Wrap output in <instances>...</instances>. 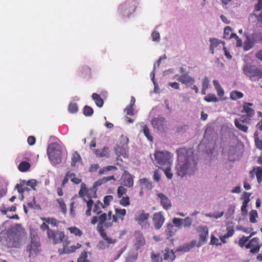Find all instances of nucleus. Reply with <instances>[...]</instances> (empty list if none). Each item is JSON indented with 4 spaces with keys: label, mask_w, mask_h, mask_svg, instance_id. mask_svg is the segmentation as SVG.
Instances as JSON below:
<instances>
[{
    "label": "nucleus",
    "mask_w": 262,
    "mask_h": 262,
    "mask_svg": "<svg viewBox=\"0 0 262 262\" xmlns=\"http://www.w3.org/2000/svg\"><path fill=\"white\" fill-rule=\"evenodd\" d=\"M259 41L258 39V35L255 33L251 35H247L246 39L244 42L243 48L245 51H249L253 48L256 43Z\"/></svg>",
    "instance_id": "obj_9"
},
{
    "label": "nucleus",
    "mask_w": 262,
    "mask_h": 262,
    "mask_svg": "<svg viewBox=\"0 0 262 262\" xmlns=\"http://www.w3.org/2000/svg\"><path fill=\"white\" fill-rule=\"evenodd\" d=\"M145 244V239L143 236L139 233L136 235L135 245L137 249H139Z\"/></svg>",
    "instance_id": "obj_24"
},
{
    "label": "nucleus",
    "mask_w": 262,
    "mask_h": 262,
    "mask_svg": "<svg viewBox=\"0 0 262 262\" xmlns=\"http://www.w3.org/2000/svg\"><path fill=\"white\" fill-rule=\"evenodd\" d=\"M40 229L42 231H47L48 239L51 241L54 245L63 244L66 239H69L63 231L52 230L45 223H42L40 225Z\"/></svg>",
    "instance_id": "obj_2"
},
{
    "label": "nucleus",
    "mask_w": 262,
    "mask_h": 262,
    "mask_svg": "<svg viewBox=\"0 0 262 262\" xmlns=\"http://www.w3.org/2000/svg\"><path fill=\"white\" fill-rule=\"evenodd\" d=\"M250 237H246L245 236H243L238 241V244L240 247H245L247 245V242L249 241Z\"/></svg>",
    "instance_id": "obj_43"
},
{
    "label": "nucleus",
    "mask_w": 262,
    "mask_h": 262,
    "mask_svg": "<svg viewBox=\"0 0 262 262\" xmlns=\"http://www.w3.org/2000/svg\"><path fill=\"white\" fill-rule=\"evenodd\" d=\"M108 148L107 147H104L101 149H96L95 154L99 157H107L108 155Z\"/></svg>",
    "instance_id": "obj_31"
},
{
    "label": "nucleus",
    "mask_w": 262,
    "mask_h": 262,
    "mask_svg": "<svg viewBox=\"0 0 262 262\" xmlns=\"http://www.w3.org/2000/svg\"><path fill=\"white\" fill-rule=\"evenodd\" d=\"M200 242H205L208 236V229L206 227H200L199 228Z\"/></svg>",
    "instance_id": "obj_20"
},
{
    "label": "nucleus",
    "mask_w": 262,
    "mask_h": 262,
    "mask_svg": "<svg viewBox=\"0 0 262 262\" xmlns=\"http://www.w3.org/2000/svg\"><path fill=\"white\" fill-rule=\"evenodd\" d=\"M21 238V233L19 232H16L10 235L9 244L14 248H19L20 246V240Z\"/></svg>",
    "instance_id": "obj_14"
},
{
    "label": "nucleus",
    "mask_w": 262,
    "mask_h": 262,
    "mask_svg": "<svg viewBox=\"0 0 262 262\" xmlns=\"http://www.w3.org/2000/svg\"><path fill=\"white\" fill-rule=\"evenodd\" d=\"M243 71L244 74L252 80L255 78L262 77V70L254 66L246 64L244 66Z\"/></svg>",
    "instance_id": "obj_3"
},
{
    "label": "nucleus",
    "mask_w": 262,
    "mask_h": 262,
    "mask_svg": "<svg viewBox=\"0 0 262 262\" xmlns=\"http://www.w3.org/2000/svg\"><path fill=\"white\" fill-rule=\"evenodd\" d=\"M253 105V104L252 103L244 102L241 113H245L246 116L252 118L255 115V111L251 107Z\"/></svg>",
    "instance_id": "obj_15"
},
{
    "label": "nucleus",
    "mask_w": 262,
    "mask_h": 262,
    "mask_svg": "<svg viewBox=\"0 0 262 262\" xmlns=\"http://www.w3.org/2000/svg\"><path fill=\"white\" fill-rule=\"evenodd\" d=\"M143 132L145 136L149 141L151 142L153 141V137L150 134L149 129L147 125H145L143 126Z\"/></svg>",
    "instance_id": "obj_44"
},
{
    "label": "nucleus",
    "mask_w": 262,
    "mask_h": 262,
    "mask_svg": "<svg viewBox=\"0 0 262 262\" xmlns=\"http://www.w3.org/2000/svg\"><path fill=\"white\" fill-rule=\"evenodd\" d=\"M257 182L260 184L262 182V167H257L255 172Z\"/></svg>",
    "instance_id": "obj_47"
},
{
    "label": "nucleus",
    "mask_w": 262,
    "mask_h": 262,
    "mask_svg": "<svg viewBox=\"0 0 262 262\" xmlns=\"http://www.w3.org/2000/svg\"><path fill=\"white\" fill-rule=\"evenodd\" d=\"M113 197L112 195H106L104 198L103 202H104V205L105 206V207L108 206L110 202L113 200Z\"/></svg>",
    "instance_id": "obj_58"
},
{
    "label": "nucleus",
    "mask_w": 262,
    "mask_h": 262,
    "mask_svg": "<svg viewBox=\"0 0 262 262\" xmlns=\"http://www.w3.org/2000/svg\"><path fill=\"white\" fill-rule=\"evenodd\" d=\"M173 224L178 228H181L183 225V220L180 218H174L172 221Z\"/></svg>",
    "instance_id": "obj_57"
},
{
    "label": "nucleus",
    "mask_w": 262,
    "mask_h": 262,
    "mask_svg": "<svg viewBox=\"0 0 262 262\" xmlns=\"http://www.w3.org/2000/svg\"><path fill=\"white\" fill-rule=\"evenodd\" d=\"M185 149H180L178 151L179 162L176 168L177 174L181 177L193 174L196 169V163L191 157L185 156Z\"/></svg>",
    "instance_id": "obj_1"
},
{
    "label": "nucleus",
    "mask_w": 262,
    "mask_h": 262,
    "mask_svg": "<svg viewBox=\"0 0 262 262\" xmlns=\"http://www.w3.org/2000/svg\"><path fill=\"white\" fill-rule=\"evenodd\" d=\"M84 200L86 202L88 207V209L85 212V214L87 216H90L91 214V210L94 202L91 199H89L88 201H86L85 198H84Z\"/></svg>",
    "instance_id": "obj_42"
},
{
    "label": "nucleus",
    "mask_w": 262,
    "mask_h": 262,
    "mask_svg": "<svg viewBox=\"0 0 262 262\" xmlns=\"http://www.w3.org/2000/svg\"><path fill=\"white\" fill-rule=\"evenodd\" d=\"M204 100L210 102H216L219 101V99L216 97L215 94H209L204 98Z\"/></svg>",
    "instance_id": "obj_41"
},
{
    "label": "nucleus",
    "mask_w": 262,
    "mask_h": 262,
    "mask_svg": "<svg viewBox=\"0 0 262 262\" xmlns=\"http://www.w3.org/2000/svg\"><path fill=\"white\" fill-rule=\"evenodd\" d=\"M227 233L223 235L224 238H228L232 236L234 233V230L233 226H228L226 228Z\"/></svg>",
    "instance_id": "obj_49"
},
{
    "label": "nucleus",
    "mask_w": 262,
    "mask_h": 262,
    "mask_svg": "<svg viewBox=\"0 0 262 262\" xmlns=\"http://www.w3.org/2000/svg\"><path fill=\"white\" fill-rule=\"evenodd\" d=\"M82 159L77 151H75L72 157L71 166L78 167L79 163H82Z\"/></svg>",
    "instance_id": "obj_21"
},
{
    "label": "nucleus",
    "mask_w": 262,
    "mask_h": 262,
    "mask_svg": "<svg viewBox=\"0 0 262 262\" xmlns=\"http://www.w3.org/2000/svg\"><path fill=\"white\" fill-rule=\"evenodd\" d=\"M192 223V220L189 217H186L183 220V225L184 227H189Z\"/></svg>",
    "instance_id": "obj_59"
},
{
    "label": "nucleus",
    "mask_w": 262,
    "mask_h": 262,
    "mask_svg": "<svg viewBox=\"0 0 262 262\" xmlns=\"http://www.w3.org/2000/svg\"><path fill=\"white\" fill-rule=\"evenodd\" d=\"M152 221L155 228L160 229L164 223L165 219L161 212L155 213L153 215Z\"/></svg>",
    "instance_id": "obj_13"
},
{
    "label": "nucleus",
    "mask_w": 262,
    "mask_h": 262,
    "mask_svg": "<svg viewBox=\"0 0 262 262\" xmlns=\"http://www.w3.org/2000/svg\"><path fill=\"white\" fill-rule=\"evenodd\" d=\"M148 218L149 214L145 213L144 211H142L138 214V216L135 218V220L138 222L140 225L143 226L145 224Z\"/></svg>",
    "instance_id": "obj_19"
},
{
    "label": "nucleus",
    "mask_w": 262,
    "mask_h": 262,
    "mask_svg": "<svg viewBox=\"0 0 262 262\" xmlns=\"http://www.w3.org/2000/svg\"><path fill=\"white\" fill-rule=\"evenodd\" d=\"M166 252L164 254V259L167 260L171 257L172 260L174 258V254L172 250L170 251L169 249L165 250Z\"/></svg>",
    "instance_id": "obj_46"
},
{
    "label": "nucleus",
    "mask_w": 262,
    "mask_h": 262,
    "mask_svg": "<svg viewBox=\"0 0 262 262\" xmlns=\"http://www.w3.org/2000/svg\"><path fill=\"white\" fill-rule=\"evenodd\" d=\"M23 184H17L15 186V188L17 189L18 192L20 193H23L24 192L25 190H28V188L26 187H24V185L25 184V181L22 182Z\"/></svg>",
    "instance_id": "obj_53"
},
{
    "label": "nucleus",
    "mask_w": 262,
    "mask_h": 262,
    "mask_svg": "<svg viewBox=\"0 0 262 262\" xmlns=\"http://www.w3.org/2000/svg\"><path fill=\"white\" fill-rule=\"evenodd\" d=\"M30 167V164L29 163L26 161H23L20 163L18 165V169L21 172L27 171L29 169Z\"/></svg>",
    "instance_id": "obj_33"
},
{
    "label": "nucleus",
    "mask_w": 262,
    "mask_h": 262,
    "mask_svg": "<svg viewBox=\"0 0 262 262\" xmlns=\"http://www.w3.org/2000/svg\"><path fill=\"white\" fill-rule=\"evenodd\" d=\"M71 234L76 236L80 237L83 234L82 231L76 226L71 227L68 228Z\"/></svg>",
    "instance_id": "obj_30"
},
{
    "label": "nucleus",
    "mask_w": 262,
    "mask_h": 262,
    "mask_svg": "<svg viewBox=\"0 0 262 262\" xmlns=\"http://www.w3.org/2000/svg\"><path fill=\"white\" fill-rule=\"evenodd\" d=\"M115 214L112 216V211L108 213V220H112V222H118L119 220L123 221L124 217L126 215V211L125 209L116 208L115 209Z\"/></svg>",
    "instance_id": "obj_8"
},
{
    "label": "nucleus",
    "mask_w": 262,
    "mask_h": 262,
    "mask_svg": "<svg viewBox=\"0 0 262 262\" xmlns=\"http://www.w3.org/2000/svg\"><path fill=\"white\" fill-rule=\"evenodd\" d=\"M74 176H75V174L74 173H72L70 171L67 172L65 177L62 181V186L63 187L68 183L69 178Z\"/></svg>",
    "instance_id": "obj_50"
},
{
    "label": "nucleus",
    "mask_w": 262,
    "mask_h": 262,
    "mask_svg": "<svg viewBox=\"0 0 262 262\" xmlns=\"http://www.w3.org/2000/svg\"><path fill=\"white\" fill-rule=\"evenodd\" d=\"M26 184V185L31 187L33 189H35V187L37 185V181L34 179L30 180L28 181Z\"/></svg>",
    "instance_id": "obj_61"
},
{
    "label": "nucleus",
    "mask_w": 262,
    "mask_h": 262,
    "mask_svg": "<svg viewBox=\"0 0 262 262\" xmlns=\"http://www.w3.org/2000/svg\"><path fill=\"white\" fill-rule=\"evenodd\" d=\"M40 219L43 221L42 223H45L48 225V224H50L52 227H57L59 223V221L57 219L52 217H41Z\"/></svg>",
    "instance_id": "obj_23"
},
{
    "label": "nucleus",
    "mask_w": 262,
    "mask_h": 262,
    "mask_svg": "<svg viewBox=\"0 0 262 262\" xmlns=\"http://www.w3.org/2000/svg\"><path fill=\"white\" fill-rule=\"evenodd\" d=\"M120 200L119 201V204L124 207H127L129 205V198L127 196H122L120 198Z\"/></svg>",
    "instance_id": "obj_45"
},
{
    "label": "nucleus",
    "mask_w": 262,
    "mask_h": 262,
    "mask_svg": "<svg viewBox=\"0 0 262 262\" xmlns=\"http://www.w3.org/2000/svg\"><path fill=\"white\" fill-rule=\"evenodd\" d=\"M254 138L255 143L256 147L260 150H262V140H259L258 138V133L255 132L254 134Z\"/></svg>",
    "instance_id": "obj_36"
},
{
    "label": "nucleus",
    "mask_w": 262,
    "mask_h": 262,
    "mask_svg": "<svg viewBox=\"0 0 262 262\" xmlns=\"http://www.w3.org/2000/svg\"><path fill=\"white\" fill-rule=\"evenodd\" d=\"M262 9V0H258L257 3L254 6V10L253 13L259 11Z\"/></svg>",
    "instance_id": "obj_63"
},
{
    "label": "nucleus",
    "mask_w": 262,
    "mask_h": 262,
    "mask_svg": "<svg viewBox=\"0 0 262 262\" xmlns=\"http://www.w3.org/2000/svg\"><path fill=\"white\" fill-rule=\"evenodd\" d=\"M83 114L84 116L89 117L92 116L94 113L93 109L88 105H86L83 108Z\"/></svg>",
    "instance_id": "obj_48"
},
{
    "label": "nucleus",
    "mask_w": 262,
    "mask_h": 262,
    "mask_svg": "<svg viewBox=\"0 0 262 262\" xmlns=\"http://www.w3.org/2000/svg\"><path fill=\"white\" fill-rule=\"evenodd\" d=\"M69 245H66V252L67 254H71L75 252L77 249L81 247V245L79 243H77L76 245L71 246L68 247Z\"/></svg>",
    "instance_id": "obj_29"
},
{
    "label": "nucleus",
    "mask_w": 262,
    "mask_h": 262,
    "mask_svg": "<svg viewBox=\"0 0 262 262\" xmlns=\"http://www.w3.org/2000/svg\"><path fill=\"white\" fill-rule=\"evenodd\" d=\"M155 158L158 164L161 166L171 165V156L168 151H156L154 154Z\"/></svg>",
    "instance_id": "obj_5"
},
{
    "label": "nucleus",
    "mask_w": 262,
    "mask_h": 262,
    "mask_svg": "<svg viewBox=\"0 0 262 262\" xmlns=\"http://www.w3.org/2000/svg\"><path fill=\"white\" fill-rule=\"evenodd\" d=\"M40 244L35 236L31 238L30 244L27 246V252L29 253V256L31 257L36 255L39 252Z\"/></svg>",
    "instance_id": "obj_10"
},
{
    "label": "nucleus",
    "mask_w": 262,
    "mask_h": 262,
    "mask_svg": "<svg viewBox=\"0 0 262 262\" xmlns=\"http://www.w3.org/2000/svg\"><path fill=\"white\" fill-rule=\"evenodd\" d=\"M165 122V118L163 117L159 116L152 120L151 124L155 128L161 129L164 128Z\"/></svg>",
    "instance_id": "obj_18"
},
{
    "label": "nucleus",
    "mask_w": 262,
    "mask_h": 262,
    "mask_svg": "<svg viewBox=\"0 0 262 262\" xmlns=\"http://www.w3.org/2000/svg\"><path fill=\"white\" fill-rule=\"evenodd\" d=\"M111 180H115V179L113 175L112 176L103 177V178L99 179L98 181H97L96 182H95L94 183V187L99 186L101 185L102 184H103Z\"/></svg>",
    "instance_id": "obj_27"
},
{
    "label": "nucleus",
    "mask_w": 262,
    "mask_h": 262,
    "mask_svg": "<svg viewBox=\"0 0 262 262\" xmlns=\"http://www.w3.org/2000/svg\"><path fill=\"white\" fill-rule=\"evenodd\" d=\"M261 246L259 245V240L258 237H254L249 240L246 246V249H250V252L253 254L258 253Z\"/></svg>",
    "instance_id": "obj_11"
},
{
    "label": "nucleus",
    "mask_w": 262,
    "mask_h": 262,
    "mask_svg": "<svg viewBox=\"0 0 262 262\" xmlns=\"http://www.w3.org/2000/svg\"><path fill=\"white\" fill-rule=\"evenodd\" d=\"M140 184L144 187V188L147 189H151L152 188V185L151 183L149 182V181L146 178L140 179Z\"/></svg>",
    "instance_id": "obj_37"
},
{
    "label": "nucleus",
    "mask_w": 262,
    "mask_h": 262,
    "mask_svg": "<svg viewBox=\"0 0 262 262\" xmlns=\"http://www.w3.org/2000/svg\"><path fill=\"white\" fill-rule=\"evenodd\" d=\"M151 258L152 262H161L162 259L160 257L159 254L152 253Z\"/></svg>",
    "instance_id": "obj_64"
},
{
    "label": "nucleus",
    "mask_w": 262,
    "mask_h": 262,
    "mask_svg": "<svg viewBox=\"0 0 262 262\" xmlns=\"http://www.w3.org/2000/svg\"><path fill=\"white\" fill-rule=\"evenodd\" d=\"M108 215H107L106 213H103L101 214L98 217V222L99 224H104V226L106 227H111L113 225V222H110L109 221L108 222H106V221L107 219Z\"/></svg>",
    "instance_id": "obj_22"
},
{
    "label": "nucleus",
    "mask_w": 262,
    "mask_h": 262,
    "mask_svg": "<svg viewBox=\"0 0 262 262\" xmlns=\"http://www.w3.org/2000/svg\"><path fill=\"white\" fill-rule=\"evenodd\" d=\"M120 183L127 187H132L134 185L133 177L128 171L124 170L120 179Z\"/></svg>",
    "instance_id": "obj_12"
},
{
    "label": "nucleus",
    "mask_w": 262,
    "mask_h": 262,
    "mask_svg": "<svg viewBox=\"0 0 262 262\" xmlns=\"http://www.w3.org/2000/svg\"><path fill=\"white\" fill-rule=\"evenodd\" d=\"M56 202L58 203L59 207L63 214H66L67 212V206L62 198H59L56 200Z\"/></svg>",
    "instance_id": "obj_34"
},
{
    "label": "nucleus",
    "mask_w": 262,
    "mask_h": 262,
    "mask_svg": "<svg viewBox=\"0 0 262 262\" xmlns=\"http://www.w3.org/2000/svg\"><path fill=\"white\" fill-rule=\"evenodd\" d=\"M92 97L98 107H101L103 106L104 101L99 95L97 93H93Z\"/></svg>",
    "instance_id": "obj_26"
},
{
    "label": "nucleus",
    "mask_w": 262,
    "mask_h": 262,
    "mask_svg": "<svg viewBox=\"0 0 262 262\" xmlns=\"http://www.w3.org/2000/svg\"><path fill=\"white\" fill-rule=\"evenodd\" d=\"M70 241L69 239H66L64 243L62 244L63 248L62 249H58V252L60 254V255H62L63 254H67L66 252V245H69L70 243Z\"/></svg>",
    "instance_id": "obj_55"
},
{
    "label": "nucleus",
    "mask_w": 262,
    "mask_h": 262,
    "mask_svg": "<svg viewBox=\"0 0 262 262\" xmlns=\"http://www.w3.org/2000/svg\"><path fill=\"white\" fill-rule=\"evenodd\" d=\"M57 145L56 143H52L49 145L47 149L49 159L55 164L59 163L61 160L60 151L56 149Z\"/></svg>",
    "instance_id": "obj_4"
},
{
    "label": "nucleus",
    "mask_w": 262,
    "mask_h": 262,
    "mask_svg": "<svg viewBox=\"0 0 262 262\" xmlns=\"http://www.w3.org/2000/svg\"><path fill=\"white\" fill-rule=\"evenodd\" d=\"M177 79L179 82L186 85H191L194 83V78L190 77L188 73L182 74L181 76H179Z\"/></svg>",
    "instance_id": "obj_16"
},
{
    "label": "nucleus",
    "mask_w": 262,
    "mask_h": 262,
    "mask_svg": "<svg viewBox=\"0 0 262 262\" xmlns=\"http://www.w3.org/2000/svg\"><path fill=\"white\" fill-rule=\"evenodd\" d=\"M80 72L83 75H90L91 69L87 66H84L81 68Z\"/></svg>",
    "instance_id": "obj_56"
},
{
    "label": "nucleus",
    "mask_w": 262,
    "mask_h": 262,
    "mask_svg": "<svg viewBox=\"0 0 262 262\" xmlns=\"http://www.w3.org/2000/svg\"><path fill=\"white\" fill-rule=\"evenodd\" d=\"M244 97V94L239 91L234 90L230 93V98L233 100L241 99Z\"/></svg>",
    "instance_id": "obj_28"
},
{
    "label": "nucleus",
    "mask_w": 262,
    "mask_h": 262,
    "mask_svg": "<svg viewBox=\"0 0 262 262\" xmlns=\"http://www.w3.org/2000/svg\"><path fill=\"white\" fill-rule=\"evenodd\" d=\"M88 253L86 251L82 252L77 259V262H83L88 260Z\"/></svg>",
    "instance_id": "obj_52"
},
{
    "label": "nucleus",
    "mask_w": 262,
    "mask_h": 262,
    "mask_svg": "<svg viewBox=\"0 0 262 262\" xmlns=\"http://www.w3.org/2000/svg\"><path fill=\"white\" fill-rule=\"evenodd\" d=\"M251 119L252 118L248 117L246 115H242L239 119H235L234 120L235 125L239 130L244 133H247L248 132V127L247 125L242 124V123L249 124Z\"/></svg>",
    "instance_id": "obj_7"
},
{
    "label": "nucleus",
    "mask_w": 262,
    "mask_h": 262,
    "mask_svg": "<svg viewBox=\"0 0 262 262\" xmlns=\"http://www.w3.org/2000/svg\"><path fill=\"white\" fill-rule=\"evenodd\" d=\"M127 192V189L124 187V186H119L117 190V194L118 198H121L123 195H125Z\"/></svg>",
    "instance_id": "obj_35"
},
{
    "label": "nucleus",
    "mask_w": 262,
    "mask_h": 262,
    "mask_svg": "<svg viewBox=\"0 0 262 262\" xmlns=\"http://www.w3.org/2000/svg\"><path fill=\"white\" fill-rule=\"evenodd\" d=\"M117 167L115 166H112V165L107 166L104 167L102 168H101V169H100L99 171V174L101 175V174H104L105 172H108L111 170H117Z\"/></svg>",
    "instance_id": "obj_39"
},
{
    "label": "nucleus",
    "mask_w": 262,
    "mask_h": 262,
    "mask_svg": "<svg viewBox=\"0 0 262 262\" xmlns=\"http://www.w3.org/2000/svg\"><path fill=\"white\" fill-rule=\"evenodd\" d=\"M137 3L135 0H127L119 6V9L124 15H128L135 11Z\"/></svg>",
    "instance_id": "obj_6"
},
{
    "label": "nucleus",
    "mask_w": 262,
    "mask_h": 262,
    "mask_svg": "<svg viewBox=\"0 0 262 262\" xmlns=\"http://www.w3.org/2000/svg\"><path fill=\"white\" fill-rule=\"evenodd\" d=\"M249 201H250V199H248V198H247L246 199H244V200L243 201V203H242V206L241 207V211L243 213H247V207L248 206V203L249 202Z\"/></svg>",
    "instance_id": "obj_54"
},
{
    "label": "nucleus",
    "mask_w": 262,
    "mask_h": 262,
    "mask_svg": "<svg viewBox=\"0 0 262 262\" xmlns=\"http://www.w3.org/2000/svg\"><path fill=\"white\" fill-rule=\"evenodd\" d=\"M124 112L127 115L129 116H133L134 115V109L133 106H127L124 109Z\"/></svg>",
    "instance_id": "obj_60"
},
{
    "label": "nucleus",
    "mask_w": 262,
    "mask_h": 262,
    "mask_svg": "<svg viewBox=\"0 0 262 262\" xmlns=\"http://www.w3.org/2000/svg\"><path fill=\"white\" fill-rule=\"evenodd\" d=\"M157 195L160 199L161 204L164 209L167 210L171 208V202L167 196L162 193H159Z\"/></svg>",
    "instance_id": "obj_17"
},
{
    "label": "nucleus",
    "mask_w": 262,
    "mask_h": 262,
    "mask_svg": "<svg viewBox=\"0 0 262 262\" xmlns=\"http://www.w3.org/2000/svg\"><path fill=\"white\" fill-rule=\"evenodd\" d=\"M232 32V29L229 26H227L224 29V38H228Z\"/></svg>",
    "instance_id": "obj_62"
},
{
    "label": "nucleus",
    "mask_w": 262,
    "mask_h": 262,
    "mask_svg": "<svg viewBox=\"0 0 262 262\" xmlns=\"http://www.w3.org/2000/svg\"><path fill=\"white\" fill-rule=\"evenodd\" d=\"M104 208L105 206L100 201H97L94 204L93 211L98 214L102 212L101 209Z\"/></svg>",
    "instance_id": "obj_32"
},
{
    "label": "nucleus",
    "mask_w": 262,
    "mask_h": 262,
    "mask_svg": "<svg viewBox=\"0 0 262 262\" xmlns=\"http://www.w3.org/2000/svg\"><path fill=\"white\" fill-rule=\"evenodd\" d=\"M69 111L71 113H75L78 110L77 104L75 103H71L68 106Z\"/></svg>",
    "instance_id": "obj_51"
},
{
    "label": "nucleus",
    "mask_w": 262,
    "mask_h": 262,
    "mask_svg": "<svg viewBox=\"0 0 262 262\" xmlns=\"http://www.w3.org/2000/svg\"><path fill=\"white\" fill-rule=\"evenodd\" d=\"M250 221L252 223H257L256 218L258 217V214L257 211L255 210H251L249 213Z\"/></svg>",
    "instance_id": "obj_38"
},
{
    "label": "nucleus",
    "mask_w": 262,
    "mask_h": 262,
    "mask_svg": "<svg viewBox=\"0 0 262 262\" xmlns=\"http://www.w3.org/2000/svg\"><path fill=\"white\" fill-rule=\"evenodd\" d=\"M210 42V51L211 54H213L214 53V50L217 47L222 41L215 38H210L209 39Z\"/></svg>",
    "instance_id": "obj_25"
},
{
    "label": "nucleus",
    "mask_w": 262,
    "mask_h": 262,
    "mask_svg": "<svg viewBox=\"0 0 262 262\" xmlns=\"http://www.w3.org/2000/svg\"><path fill=\"white\" fill-rule=\"evenodd\" d=\"M165 168H161L164 172L166 177L168 179H171L172 178V173L171 172V165L165 166Z\"/></svg>",
    "instance_id": "obj_40"
}]
</instances>
